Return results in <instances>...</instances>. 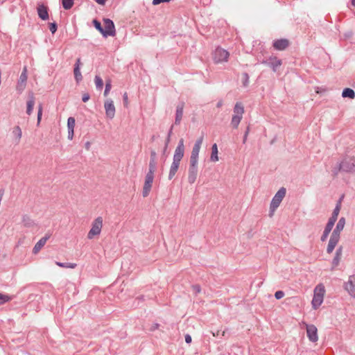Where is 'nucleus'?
Wrapping results in <instances>:
<instances>
[{
  "instance_id": "1",
  "label": "nucleus",
  "mask_w": 355,
  "mask_h": 355,
  "mask_svg": "<svg viewBox=\"0 0 355 355\" xmlns=\"http://www.w3.org/2000/svg\"><path fill=\"white\" fill-rule=\"evenodd\" d=\"M184 155V139H180L179 140L178 144L175 148L174 155L173 157V162L171 165L169 173H168V179L172 180L173 177L175 175L182 159L183 158Z\"/></svg>"
},
{
  "instance_id": "2",
  "label": "nucleus",
  "mask_w": 355,
  "mask_h": 355,
  "mask_svg": "<svg viewBox=\"0 0 355 355\" xmlns=\"http://www.w3.org/2000/svg\"><path fill=\"white\" fill-rule=\"evenodd\" d=\"M345 225V218L344 217H341L330 236V239L327 248V252L328 254L332 253L335 247L338 243L340 239V233L343 230Z\"/></svg>"
},
{
  "instance_id": "3",
  "label": "nucleus",
  "mask_w": 355,
  "mask_h": 355,
  "mask_svg": "<svg viewBox=\"0 0 355 355\" xmlns=\"http://www.w3.org/2000/svg\"><path fill=\"white\" fill-rule=\"evenodd\" d=\"M325 294V287L323 284H318L313 290V297L311 301L313 309H318L323 302Z\"/></svg>"
},
{
  "instance_id": "4",
  "label": "nucleus",
  "mask_w": 355,
  "mask_h": 355,
  "mask_svg": "<svg viewBox=\"0 0 355 355\" xmlns=\"http://www.w3.org/2000/svg\"><path fill=\"white\" fill-rule=\"evenodd\" d=\"M233 115L231 119V125L233 128L236 129L239 127V123H241L243 114L245 112L244 106L241 102H237L234 105L233 109Z\"/></svg>"
},
{
  "instance_id": "5",
  "label": "nucleus",
  "mask_w": 355,
  "mask_h": 355,
  "mask_svg": "<svg viewBox=\"0 0 355 355\" xmlns=\"http://www.w3.org/2000/svg\"><path fill=\"white\" fill-rule=\"evenodd\" d=\"M286 189L284 187H281L275 195L273 196L270 205V216H272L275 210L279 207L282 200L285 197Z\"/></svg>"
},
{
  "instance_id": "6",
  "label": "nucleus",
  "mask_w": 355,
  "mask_h": 355,
  "mask_svg": "<svg viewBox=\"0 0 355 355\" xmlns=\"http://www.w3.org/2000/svg\"><path fill=\"white\" fill-rule=\"evenodd\" d=\"M103 218L98 216L92 222V228L87 234L88 239H93L100 235L103 227Z\"/></svg>"
},
{
  "instance_id": "7",
  "label": "nucleus",
  "mask_w": 355,
  "mask_h": 355,
  "mask_svg": "<svg viewBox=\"0 0 355 355\" xmlns=\"http://www.w3.org/2000/svg\"><path fill=\"white\" fill-rule=\"evenodd\" d=\"M338 170L346 173H355V158L353 157L345 158L339 164Z\"/></svg>"
},
{
  "instance_id": "8",
  "label": "nucleus",
  "mask_w": 355,
  "mask_h": 355,
  "mask_svg": "<svg viewBox=\"0 0 355 355\" xmlns=\"http://www.w3.org/2000/svg\"><path fill=\"white\" fill-rule=\"evenodd\" d=\"M229 56V52L220 47H217L213 53V59L215 63L227 62Z\"/></svg>"
},
{
  "instance_id": "9",
  "label": "nucleus",
  "mask_w": 355,
  "mask_h": 355,
  "mask_svg": "<svg viewBox=\"0 0 355 355\" xmlns=\"http://www.w3.org/2000/svg\"><path fill=\"white\" fill-rule=\"evenodd\" d=\"M103 24L104 28H103V36L104 37H107L108 36H114L116 35V29L114 22L108 18H104Z\"/></svg>"
},
{
  "instance_id": "10",
  "label": "nucleus",
  "mask_w": 355,
  "mask_h": 355,
  "mask_svg": "<svg viewBox=\"0 0 355 355\" xmlns=\"http://www.w3.org/2000/svg\"><path fill=\"white\" fill-rule=\"evenodd\" d=\"M202 137H200L196 141L191 153V156L189 159L190 162L198 163L199 153L201 148V145L202 144Z\"/></svg>"
},
{
  "instance_id": "11",
  "label": "nucleus",
  "mask_w": 355,
  "mask_h": 355,
  "mask_svg": "<svg viewBox=\"0 0 355 355\" xmlns=\"http://www.w3.org/2000/svg\"><path fill=\"white\" fill-rule=\"evenodd\" d=\"M27 78V68L24 67L16 85V90L19 94H21L25 89Z\"/></svg>"
},
{
  "instance_id": "12",
  "label": "nucleus",
  "mask_w": 355,
  "mask_h": 355,
  "mask_svg": "<svg viewBox=\"0 0 355 355\" xmlns=\"http://www.w3.org/2000/svg\"><path fill=\"white\" fill-rule=\"evenodd\" d=\"M198 163L197 162H189V167L188 170V182L189 184H193L198 176Z\"/></svg>"
},
{
  "instance_id": "13",
  "label": "nucleus",
  "mask_w": 355,
  "mask_h": 355,
  "mask_svg": "<svg viewBox=\"0 0 355 355\" xmlns=\"http://www.w3.org/2000/svg\"><path fill=\"white\" fill-rule=\"evenodd\" d=\"M154 180V174L147 173L145 178V182L143 187L142 195L144 197H147L152 188V184Z\"/></svg>"
},
{
  "instance_id": "14",
  "label": "nucleus",
  "mask_w": 355,
  "mask_h": 355,
  "mask_svg": "<svg viewBox=\"0 0 355 355\" xmlns=\"http://www.w3.org/2000/svg\"><path fill=\"white\" fill-rule=\"evenodd\" d=\"M306 335L311 342L316 343L318 340V329L314 324H306Z\"/></svg>"
},
{
  "instance_id": "15",
  "label": "nucleus",
  "mask_w": 355,
  "mask_h": 355,
  "mask_svg": "<svg viewBox=\"0 0 355 355\" xmlns=\"http://www.w3.org/2000/svg\"><path fill=\"white\" fill-rule=\"evenodd\" d=\"M104 107L106 116L110 119H112L114 117L116 112L113 101L110 98L107 99L105 101Z\"/></svg>"
},
{
  "instance_id": "16",
  "label": "nucleus",
  "mask_w": 355,
  "mask_h": 355,
  "mask_svg": "<svg viewBox=\"0 0 355 355\" xmlns=\"http://www.w3.org/2000/svg\"><path fill=\"white\" fill-rule=\"evenodd\" d=\"M345 290L354 299H355V275L350 276L344 284Z\"/></svg>"
},
{
  "instance_id": "17",
  "label": "nucleus",
  "mask_w": 355,
  "mask_h": 355,
  "mask_svg": "<svg viewBox=\"0 0 355 355\" xmlns=\"http://www.w3.org/2000/svg\"><path fill=\"white\" fill-rule=\"evenodd\" d=\"M262 63L271 67L274 72H275L277 68L282 64V60L277 57H270L268 60H263Z\"/></svg>"
},
{
  "instance_id": "18",
  "label": "nucleus",
  "mask_w": 355,
  "mask_h": 355,
  "mask_svg": "<svg viewBox=\"0 0 355 355\" xmlns=\"http://www.w3.org/2000/svg\"><path fill=\"white\" fill-rule=\"evenodd\" d=\"M51 234H46L44 237L41 238L35 245L33 252V254H37L40 250L44 246L46 241L49 239Z\"/></svg>"
},
{
  "instance_id": "19",
  "label": "nucleus",
  "mask_w": 355,
  "mask_h": 355,
  "mask_svg": "<svg viewBox=\"0 0 355 355\" xmlns=\"http://www.w3.org/2000/svg\"><path fill=\"white\" fill-rule=\"evenodd\" d=\"M288 41L286 39H280L274 41L273 46L279 51L284 50L288 46Z\"/></svg>"
},
{
  "instance_id": "20",
  "label": "nucleus",
  "mask_w": 355,
  "mask_h": 355,
  "mask_svg": "<svg viewBox=\"0 0 355 355\" xmlns=\"http://www.w3.org/2000/svg\"><path fill=\"white\" fill-rule=\"evenodd\" d=\"M184 103L183 102L180 103L176 107L175 119V123L179 124L182 120L183 116Z\"/></svg>"
},
{
  "instance_id": "21",
  "label": "nucleus",
  "mask_w": 355,
  "mask_h": 355,
  "mask_svg": "<svg viewBox=\"0 0 355 355\" xmlns=\"http://www.w3.org/2000/svg\"><path fill=\"white\" fill-rule=\"evenodd\" d=\"M37 10L40 19L42 20H47L49 19L48 9L43 4L39 5Z\"/></svg>"
},
{
  "instance_id": "22",
  "label": "nucleus",
  "mask_w": 355,
  "mask_h": 355,
  "mask_svg": "<svg viewBox=\"0 0 355 355\" xmlns=\"http://www.w3.org/2000/svg\"><path fill=\"white\" fill-rule=\"evenodd\" d=\"M340 209H341V200H340L337 202V204L331 214V217L329 218V221L335 224V223L336 222V220L338 219V216L339 212L340 211Z\"/></svg>"
},
{
  "instance_id": "23",
  "label": "nucleus",
  "mask_w": 355,
  "mask_h": 355,
  "mask_svg": "<svg viewBox=\"0 0 355 355\" xmlns=\"http://www.w3.org/2000/svg\"><path fill=\"white\" fill-rule=\"evenodd\" d=\"M35 105V97L33 93L28 94V99L26 102V114L31 115Z\"/></svg>"
},
{
  "instance_id": "24",
  "label": "nucleus",
  "mask_w": 355,
  "mask_h": 355,
  "mask_svg": "<svg viewBox=\"0 0 355 355\" xmlns=\"http://www.w3.org/2000/svg\"><path fill=\"white\" fill-rule=\"evenodd\" d=\"M342 253H343V248L340 246L336 250L335 256L332 260L333 267H336L339 264L341 257H342Z\"/></svg>"
},
{
  "instance_id": "25",
  "label": "nucleus",
  "mask_w": 355,
  "mask_h": 355,
  "mask_svg": "<svg viewBox=\"0 0 355 355\" xmlns=\"http://www.w3.org/2000/svg\"><path fill=\"white\" fill-rule=\"evenodd\" d=\"M12 134L15 137V141L19 143L22 136V132L20 127L18 125L14 127L12 131Z\"/></svg>"
},
{
  "instance_id": "26",
  "label": "nucleus",
  "mask_w": 355,
  "mask_h": 355,
  "mask_svg": "<svg viewBox=\"0 0 355 355\" xmlns=\"http://www.w3.org/2000/svg\"><path fill=\"white\" fill-rule=\"evenodd\" d=\"M218 146L216 144H214L211 147V154L210 157V159L211 162H217L218 161Z\"/></svg>"
},
{
  "instance_id": "27",
  "label": "nucleus",
  "mask_w": 355,
  "mask_h": 355,
  "mask_svg": "<svg viewBox=\"0 0 355 355\" xmlns=\"http://www.w3.org/2000/svg\"><path fill=\"white\" fill-rule=\"evenodd\" d=\"M342 96L343 98H349L353 99L355 97V92L352 89L345 88L342 92Z\"/></svg>"
},
{
  "instance_id": "28",
  "label": "nucleus",
  "mask_w": 355,
  "mask_h": 355,
  "mask_svg": "<svg viewBox=\"0 0 355 355\" xmlns=\"http://www.w3.org/2000/svg\"><path fill=\"white\" fill-rule=\"evenodd\" d=\"M22 224L26 227H32L34 226V221L28 216H24L22 218Z\"/></svg>"
},
{
  "instance_id": "29",
  "label": "nucleus",
  "mask_w": 355,
  "mask_h": 355,
  "mask_svg": "<svg viewBox=\"0 0 355 355\" xmlns=\"http://www.w3.org/2000/svg\"><path fill=\"white\" fill-rule=\"evenodd\" d=\"M73 73L77 83H80L83 79V76L80 72V69H78V66H74Z\"/></svg>"
},
{
  "instance_id": "30",
  "label": "nucleus",
  "mask_w": 355,
  "mask_h": 355,
  "mask_svg": "<svg viewBox=\"0 0 355 355\" xmlns=\"http://www.w3.org/2000/svg\"><path fill=\"white\" fill-rule=\"evenodd\" d=\"M55 264L61 268H75L77 266V264L74 263H62L58 261H56Z\"/></svg>"
},
{
  "instance_id": "31",
  "label": "nucleus",
  "mask_w": 355,
  "mask_h": 355,
  "mask_svg": "<svg viewBox=\"0 0 355 355\" xmlns=\"http://www.w3.org/2000/svg\"><path fill=\"white\" fill-rule=\"evenodd\" d=\"M157 162L156 160L150 159L149 168L147 173L154 174L156 169Z\"/></svg>"
},
{
  "instance_id": "32",
  "label": "nucleus",
  "mask_w": 355,
  "mask_h": 355,
  "mask_svg": "<svg viewBox=\"0 0 355 355\" xmlns=\"http://www.w3.org/2000/svg\"><path fill=\"white\" fill-rule=\"evenodd\" d=\"M62 4L65 10H69L73 5V0H62Z\"/></svg>"
},
{
  "instance_id": "33",
  "label": "nucleus",
  "mask_w": 355,
  "mask_h": 355,
  "mask_svg": "<svg viewBox=\"0 0 355 355\" xmlns=\"http://www.w3.org/2000/svg\"><path fill=\"white\" fill-rule=\"evenodd\" d=\"M95 85L97 89H101L103 87V82L99 76H96L94 78Z\"/></svg>"
},
{
  "instance_id": "34",
  "label": "nucleus",
  "mask_w": 355,
  "mask_h": 355,
  "mask_svg": "<svg viewBox=\"0 0 355 355\" xmlns=\"http://www.w3.org/2000/svg\"><path fill=\"white\" fill-rule=\"evenodd\" d=\"M76 120L73 117H69L67 120V129L74 130Z\"/></svg>"
},
{
  "instance_id": "35",
  "label": "nucleus",
  "mask_w": 355,
  "mask_h": 355,
  "mask_svg": "<svg viewBox=\"0 0 355 355\" xmlns=\"http://www.w3.org/2000/svg\"><path fill=\"white\" fill-rule=\"evenodd\" d=\"M334 225H335L334 223L328 220V222L324 227V232H326L327 234H329V233L332 230Z\"/></svg>"
},
{
  "instance_id": "36",
  "label": "nucleus",
  "mask_w": 355,
  "mask_h": 355,
  "mask_svg": "<svg viewBox=\"0 0 355 355\" xmlns=\"http://www.w3.org/2000/svg\"><path fill=\"white\" fill-rule=\"evenodd\" d=\"M112 88L111 80H107L105 83V88L104 91V96H106Z\"/></svg>"
},
{
  "instance_id": "37",
  "label": "nucleus",
  "mask_w": 355,
  "mask_h": 355,
  "mask_svg": "<svg viewBox=\"0 0 355 355\" xmlns=\"http://www.w3.org/2000/svg\"><path fill=\"white\" fill-rule=\"evenodd\" d=\"M93 24H94V27L102 34L103 27H102L101 23L98 20L94 19Z\"/></svg>"
},
{
  "instance_id": "38",
  "label": "nucleus",
  "mask_w": 355,
  "mask_h": 355,
  "mask_svg": "<svg viewBox=\"0 0 355 355\" xmlns=\"http://www.w3.org/2000/svg\"><path fill=\"white\" fill-rule=\"evenodd\" d=\"M42 116V105L40 104L38 106V112H37V125H39Z\"/></svg>"
},
{
  "instance_id": "39",
  "label": "nucleus",
  "mask_w": 355,
  "mask_h": 355,
  "mask_svg": "<svg viewBox=\"0 0 355 355\" xmlns=\"http://www.w3.org/2000/svg\"><path fill=\"white\" fill-rule=\"evenodd\" d=\"M243 85L244 87H246L248 85V83H249V76L247 73H244L243 74Z\"/></svg>"
},
{
  "instance_id": "40",
  "label": "nucleus",
  "mask_w": 355,
  "mask_h": 355,
  "mask_svg": "<svg viewBox=\"0 0 355 355\" xmlns=\"http://www.w3.org/2000/svg\"><path fill=\"white\" fill-rule=\"evenodd\" d=\"M58 26L55 22L51 23L49 24V30L52 34H54L57 31Z\"/></svg>"
},
{
  "instance_id": "41",
  "label": "nucleus",
  "mask_w": 355,
  "mask_h": 355,
  "mask_svg": "<svg viewBox=\"0 0 355 355\" xmlns=\"http://www.w3.org/2000/svg\"><path fill=\"white\" fill-rule=\"evenodd\" d=\"M9 300L8 295L0 293V304H3Z\"/></svg>"
},
{
  "instance_id": "42",
  "label": "nucleus",
  "mask_w": 355,
  "mask_h": 355,
  "mask_svg": "<svg viewBox=\"0 0 355 355\" xmlns=\"http://www.w3.org/2000/svg\"><path fill=\"white\" fill-rule=\"evenodd\" d=\"M284 296V293L282 291L275 292V297L277 300H280Z\"/></svg>"
},
{
  "instance_id": "43",
  "label": "nucleus",
  "mask_w": 355,
  "mask_h": 355,
  "mask_svg": "<svg viewBox=\"0 0 355 355\" xmlns=\"http://www.w3.org/2000/svg\"><path fill=\"white\" fill-rule=\"evenodd\" d=\"M172 129H173V127L171 128L168 133V136H167V139H166V144H165V149L167 148L168 146V144L170 141V138H171V135L172 134Z\"/></svg>"
},
{
  "instance_id": "44",
  "label": "nucleus",
  "mask_w": 355,
  "mask_h": 355,
  "mask_svg": "<svg viewBox=\"0 0 355 355\" xmlns=\"http://www.w3.org/2000/svg\"><path fill=\"white\" fill-rule=\"evenodd\" d=\"M90 98V96L88 93H85V94H83V97H82V100L83 102H87L89 100Z\"/></svg>"
},
{
  "instance_id": "45",
  "label": "nucleus",
  "mask_w": 355,
  "mask_h": 355,
  "mask_svg": "<svg viewBox=\"0 0 355 355\" xmlns=\"http://www.w3.org/2000/svg\"><path fill=\"white\" fill-rule=\"evenodd\" d=\"M249 132H250V128L248 127L246 131L245 132L244 136H243V144H245L247 141V138H248Z\"/></svg>"
},
{
  "instance_id": "46",
  "label": "nucleus",
  "mask_w": 355,
  "mask_h": 355,
  "mask_svg": "<svg viewBox=\"0 0 355 355\" xmlns=\"http://www.w3.org/2000/svg\"><path fill=\"white\" fill-rule=\"evenodd\" d=\"M171 0H153V4L156 6V5H158L161 3H164V2H169Z\"/></svg>"
},
{
  "instance_id": "47",
  "label": "nucleus",
  "mask_w": 355,
  "mask_h": 355,
  "mask_svg": "<svg viewBox=\"0 0 355 355\" xmlns=\"http://www.w3.org/2000/svg\"><path fill=\"white\" fill-rule=\"evenodd\" d=\"M159 327V324L158 323H154L151 325L150 328V330L153 331H155L156 329H157Z\"/></svg>"
},
{
  "instance_id": "48",
  "label": "nucleus",
  "mask_w": 355,
  "mask_h": 355,
  "mask_svg": "<svg viewBox=\"0 0 355 355\" xmlns=\"http://www.w3.org/2000/svg\"><path fill=\"white\" fill-rule=\"evenodd\" d=\"M74 130H68V139L72 140L73 137Z\"/></svg>"
},
{
  "instance_id": "49",
  "label": "nucleus",
  "mask_w": 355,
  "mask_h": 355,
  "mask_svg": "<svg viewBox=\"0 0 355 355\" xmlns=\"http://www.w3.org/2000/svg\"><path fill=\"white\" fill-rule=\"evenodd\" d=\"M328 236H329V234H327L326 232H323L322 235L321 236V238H320L321 241H322V242L325 241Z\"/></svg>"
},
{
  "instance_id": "50",
  "label": "nucleus",
  "mask_w": 355,
  "mask_h": 355,
  "mask_svg": "<svg viewBox=\"0 0 355 355\" xmlns=\"http://www.w3.org/2000/svg\"><path fill=\"white\" fill-rule=\"evenodd\" d=\"M191 336L189 334L185 335V342L188 344L191 343Z\"/></svg>"
},
{
  "instance_id": "51",
  "label": "nucleus",
  "mask_w": 355,
  "mask_h": 355,
  "mask_svg": "<svg viewBox=\"0 0 355 355\" xmlns=\"http://www.w3.org/2000/svg\"><path fill=\"white\" fill-rule=\"evenodd\" d=\"M156 153L155 151L153 150L151 151L150 153V159H153V160H156Z\"/></svg>"
},
{
  "instance_id": "52",
  "label": "nucleus",
  "mask_w": 355,
  "mask_h": 355,
  "mask_svg": "<svg viewBox=\"0 0 355 355\" xmlns=\"http://www.w3.org/2000/svg\"><path fill=\"white\" fill-rule=\"evenodd\" d=\"M123 101H124V103L125 105L128 104V94L126 93H125L123 96Z\"/></svg>"
},
{
  "instance_id": "53",
  "label": "nucleus",
  "mask_w": 355,
  "mask_h": 355,
  "mask_svg": "<svg viewBox=\"0 0 355 355\" xmlns=\"http://www.w3.org/2000/svg\"><path fill=\"white\" fill-rule=\"evenodd\" d=\"M81 62L80 59L78 58L74 66H78V69H80Z\"/></svg>"
},
{
  "instance_id": "54",
  "label": "nucleus",
  "mask_w": 355,
  "mask_h": 355,
  "mask_svg": "<svg viewBox=\"0 0 355 355\" xmlns=\"http://www.w3.org/2000/svg\"><path fill=\"white\" fill-rule=\"evenodd\" d=\"M193 289L196 291V292L199 293L200 292V288L198 285L193 286Z\"/></svg>"
},
{
  "instance_id": "55",
  "label": "nucleus",
  "mask_w": 355,
  "mask_h": 355,
  "mask_svg": "<svg viewBox=\"0 0 355 355\" xmlns=\"http://www.w3.org/2000/svg\"><path fill=\"white\" fill-rule=\"evenodd\" d=\"M96 3L101 5H104L107 0H95Z\"/></svg>"
},
{
  "instance_id": "56",
  "label": "nucleus",
  "mask_w": 355,
  "mask_h": 355,
  "mask_svg": "<svg viewBox=\"0 0 355 355\" xmlns=\"http://www.w3.org/2000/svg\"><path fill=\"white\" fill-rule=\"evenodd\" d=\"M222 105H223V102L221 101H220L219 102H218L216 105L218 107H220L222 106Z\"/></svg>"
},
{
  "instance_id": "57",
  "label": "nucleus",
  "mask_w": 355,
  "mask_h": 355,
  "mask_svg": "<svg viewBox=\"0 0 355 355\" xmlns=\"http://www.w3.org/2000/svg\"><path fill=\"white\" fill-rule=\"evenodd\" d=\"M352 4L355 6V0H352Z\"/></svg>"
}]
</instances>
